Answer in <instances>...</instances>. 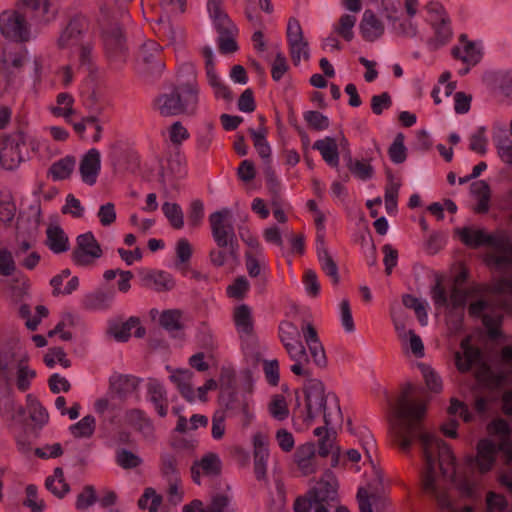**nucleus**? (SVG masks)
Listing matches in <instances>:
<instances>
[{
  "label": "nucleus",
  "mask_w": 512,
  "mask_h": 512,
  "mask_svg": "<svg viewBox=\"0 0 512 512\" xmlns=\"http://www.w3.org/2000/svg\"><path fill=\"white\" fill-rule=\"evenodd\" d=\"M414 387L409 384L391 407L389 433L403 451H408L418 435L425 467L421 474L423 492L434 499L442 512H474L465 506L456 509L451 500L446 481H455L456 463L450 448L438 437L422 431L420 421L426 412L423 402L414 399Z\"/></svg>",
  "instance_id": "f257e3e1"
},
{
  "label": "nucleus",
  "mask_w": 512,
  "mask_h": 512,
  "mask_svg": "<svg viewBox=\"0 0 512 512\" xmlns=\"http://www.w3.org/2000/svg\"><path fill=\"white\" fill-rule=\"evenodd\" d=\"M490 435L498 442V450L502 451L509 461L512 460L511 430L504 420H495L488 426ZM497 448L490 439H483L477 445L475 457L469 456L466 463L480 473L490 471L496 459Z\"/></svg>",
  "instance_id": "f03ea898"
},
{
  "label": "nucleus",
  "mask_w": 512,
  "mask_h": 512,
  "mask_svg": "<svg viewBox=\"0 0 512 512\" xmlns=\"http://www.w3.org/2000/svg\"><path fill=\"white\" fill-rule=\"evenodd\" d=\"M193 79L179 85L169 93L159 95L154 101L155 110L163 117H172L180 114L193 116L198 111L200 88L191 67Z\"/></svg>",
  "instance_id": "7ed1b4c3"
},
{
  "label": "nucleus",
  "mask_w": 512,
  "mask_h": 512,
  "mask_svg": "<svg viewBox=\"0 0 512 512\" xmlns=\"http://www.w3.org/2000/svg\"><path fill=\"white\" fill-rule=\"evenodd\" d=\"M456 233L467 246L490 245L492 252L487 257L489 264L495 265L498 269L512 267V242L505 233L489 235L484 230L473 227L457 228Z\"/></svg>",
  "instance_id": "20e7f679"
},
{
  "label": "nucleus",
  "mask_w": 512,
  "mask_h": 512,
  "mask_svg": "<svg viewBox=\"0 0 512 512\" xmlns=\"http://www.w3.org/2000/svg\"><path fill=\"white\" fill-rule=\"evenodd\" d=\"M492 293L508 299L498 306L492 303L490 297L481 296L470 304L469 312L472 316H481L490 336L496 338L499 335L498 328L502 320V312L505 310L512 313V281L508 278L498 280L493 285Z\"/></svg>",
  "instance_id": "39448f33"
},
{
  "label": "nucleus",
  "mask_w": 512,
  "mask_h": 512,
  "mask_svg": "<svg viewBox=\"0 0 512 512\" xmlns=\"http://www.w3.org/2000/svg\"><path fill=\"white\" fill-rule=\"evenodd\" d=\"M431 298L436 309H445L446 323L449 331L453 334L460 332L467 301L466 294L454 288L448 296L444 288L437 283L432 289Z\"/></svg>",
  "instance_id": "423d86ee"
},
{
  "label": "nucleus",
  "mask_w": 512,
  "mask_h": 512,
  "mask_svg": "<svg viewBox=\"0 0 512 512\" xmlns=\"http://www.w3.org/2000/svg\"><path fill=\"white\" fill-rule=\"evenodd\" d=\"M326 403L327 399L322 384L320 382L311 383L306 389V421L311 422L323 413L325 425L328 427L340 418V408L336 400L333 398L330 402L332 410L330 412L326 411Z\"/></svg>",
  "instance_id": "0eeeda50"
},
{
  "label": "nucleus",
  "mask_w": 512,
  "mask_h": 512,
  "mask_svg": "<svg viewBox=\"0 0 512 512\" xmlns=\"http://www.w3.org/2000/svg\"><path fill=\"white\" fill-rule=\"evenodd\" d=\"M0 33L6 40L16 43H26L36 37L25 17L15 10L0 14Z\"/></svg>",
  "instance_id": "6e6552de"
},
{
  "label": "nucleus",
  "mask_w": 512,
  "mask_h": 512,
  "mask_svg": "<svg viewBox=\"0 0 512 512\" xmlns=\"http://www.w3.org/2000/svg\"><path fill=\"white\" fill-rule=\"evenodd\" d=\"M391 318L403 351L406 354H412L416 358L424 357L425 350L422 339L413 330L406 328L399 307L393 306L391 308Z\"/></svg>",
  "instance_id": "1a4fd4ad"
},
{
  "label": "nucleus",
  "mask_w": 512,
  "mask_h": 512,
  "mask_svg": "<svg viewBox=\"0 0 512 512\" xmlns=\"http://www.w3.org/2000/svg\"><path fill=\"white\" fill-rule=\"evenodd\" d=\"M232 322L244 349L251 348L258 343L254 330L253 310L250 306L247 304L236 305L232 311Z\"/></svg>",
  "instance_id": "9d476101"
},
{
  "label": "nucleus",
  "mask_w": 512,
  "mask_h": 512,
  "mask_svg": "<svg viewBox=\"0 0 512 512\" xmlns=\"http://www.w3.org/2000/svg\"><path fill=\"white\" fill-rule=\"evenodd\" d=\"M25 137L22 132L7 136L0 147V165L6 170H14L25 160L23 149Z\"/></svg>",
  "instance_id": "9b49d317"
},
{
  "label": "nucleus",
  "mask_w": 512,
  "mask_h": 512,
  "mask_svg": "<svg viewBox=\"0 0 512 512\" xmlns=\"http://www.w3.org/2000/svg\"><path fill=\"white\" fill-rule=\"evenodd\" d=\"M28 356L20 341L9 340L0 346V377L6 383L12 379V367L21 361L27 362Z\"/></svg>",
  "instance_id": "f8f14e48"
},
{
  "label": "nucleus",
  "mask_w": 512,
  "mask_h": 512,
  "mask_svg": "<svg viewBox=\"0 0 512 512\" xmlns=\"http://www.w3.org/2000/svg\"><path fill=\"white\" fill-rule=\"evenodd\" d=\"M287 41L294 65H299L302 60L307 61L309 59V45L304 38L302 27L296 19H290L288 22Z\"/></svg>",
  "instance_id": "ddd939ff"
},
{
  "label": "nucleus",
  "mask_w": 512,
  "mask_h": 512,
  "mask_svg": "<svg viewBox=\"0 0 512 512\" xmlns=\"http://www.w3.org/2000/svg\"><path fill=\"white\" fill-rule=\"evenodd\" d=\"M102 256V249L91 232L77 237V248L72 257L77 266L86 267Z\"/></svg>",
  "instance_id": "4468645a"
},
{
  "label": "nucleus",
  "mask_w": 512,
  "mask_h": 512,
  "mask_svg": "<svg viewBox=\"0 0 512 512\" xmlns=\"http://www.w3.org/2000/svg\"><path fill=\"white\" fill-rule=\"evenodd\" d=\"M229 209L214 212L210 215L212 236L219 247H227L234 238V230L229 222Z\"/></svg>",
  "instance_id": "2eb2a0df"
},
{
  "label": "nucleus",
  "mask_w": 512,
  "mask_h": 512,
  "mask_svg": "<svg viewBox=\"0 0 512 512\" xmlns=\"http://www.w3.org/2000/svg\"><path fill=\"white\" fill-rule=\"evenodd\" d=\"M391 32L400 38L413 39L424 42V35L416 18L404 16H387Z\"/></svg>",
  "instance_id": "dca6fc26"
},
{
  "label": "nucleus",
  "mask_w": 512,
  "mask_h": 512,
  "mask_svg": "<svg viewBox=\"0 0 512 512\" xmlns=\"http://www.w3.org/2000/svg\"><path fill=\"white\" fill-rule=\"evenodd\" d=\"M254 473L259 481L266 480L267 465L269 458L268 439L261 433L257 432L252 437Z\"/></svg>",
  "instance_id": "f3484780"
},
{
  "label": "nucleus",
  "mask_w": 512,
  "mask_h": 512,
  "mask_svg": "<svg viewBox=\"0 0 512 512\" xmlns=\"http://www.w3.org/2000/svg\"><path fill=\"white\" fill-rule=\"evenodd\" d=\"M146 401L152 405L160 417L168 413L169 400L167 390L162 382L155 378H149L146 383Z\"/></svg>",
  "instance_id": "a211bd4d"
},
{
  "label": "nucleus",
  "mask_w": 512,
  "mask_h": 512,
  "mask_svg": "<svg viewBox=\"0 0 512 512\" xmlns=\"http://www.w3.org/2000/svg\"><path fill=\"white\" fill-rule=\"evenodd\" d=\"M385 24L383 20L372 10L367 9L363 12L359 31L361 37L368 42H375L385 34Z\"/></svg>",
  "instance_id": "6ab92c4d"
},
{
  "label": "nucleus",
  "mask_w": 512,
  "mask_h": 512,
  "mask_svg": "<svg viewBox=\"0 0 512 512\" xmlns=\"http://www.w3.org/2000/svg\"><path fill=\"white\" fill-rule=\"evenodd\" d=\"M279 338L281 343L284 345L290 358L295 356H301V351L304 347L300 341V330L299 328L289 321H282L279 324Z\"/></svg>",
  "instance_id": "aec40b11"
},
{
  "label": "nucleus",
  "mask_w": 512,
  "mask_h": 512,
  "mask_svg": "<svg viewBox=\"0 0 512 512\" xmlns=\"http://www.w3.org/2000/svg\"><path fill=\"white\" fill-rule=\"evenodd\" d=\"M101 170V154L92 148L85 153L79 164V172L83 183L93 186L97 182Z\"/></svg>",
  "instance_id": "412c9836"
},
{
  "label": "nucleus",
  "mask_w": 512,
  "mask_h": 512,
  "mask_svg": "<svg viewBox=\"0 0 512 512\" xmlns=\"http://www.w3.org/2000/svg\"><path fill=\"white\" fill-rule=\"evenodd\" d=\"M338 482L334 473L327 470L316 486L310 491L313 501L318 504L334 501L337 498Z\"/></svg>",
  "instance_id": "4be33fe9"
},
{
  "label": "nucleus",
  "mask_w": 512,
  "mask_h": 512,
  "mask_svg": "<svg viewBox=\"0 0 512 512\" xmlns=\"http://www.w3.org/2000/svg\"><path fill=\"white\" fill-rule=\"evenodd\" d=\"M470 337H467L461 342V351L455 354V363L461 372H466L473 366H480L481 369L487 371V367L482 363L481 355L478 349L470 345Z\"/></svg>",
  "instance_id": "5701e85b"
},
{
  "label": "nucleus",
  "mask_w": 512,
  "mask_h": 512,
  "mask_svg": "<svg viewBox=\"0 0 512 512\" xmlns=\"http://www.w3.org/2000/svg\"><path fill=\"white\" fill-rule=\"evenodd\" d=\"M222 462L216 453L209 452L200 460L194 462L191 467V475L193 482L197 485L201 484V474L206 476H216L221 471Z\"/></svg>",
  "instance_id": "b1692460"
},
{
  "label": "nucleus",
  "mask_w": 512,
  "mask_h": 512,
  "mask_svg": "<svg viewBox=\"0 0 512 512\" xmlns=\"http://www.w3.org/2000/svg\"><path fill=\"white\" fill-rule=\"evenodd\" d=\"M302 334L314 363L319 367L326 366L325 350L315 328L307 323L302 327Z\"/></svg>",
  "instance_id": "393cba45"
},
{
  "label": "nucleus",
  "mask_w": 512,
  "mask_h": 512,
  "mask_svg": "<svg viewBox=\"0 0 512 512\" xmlns=\"http://www.w3.org/2000/svg\"><path fill=\"white\" fill-rule=\"evenodd\" d=\"M452 53L454 57L468 66H474L482 58V47L480 43L470 42L464 36H461L459 44L453 48Z\"/></svg>",
  "instance_id": "a878e982"
},
{
  "label": "nucleus",
  "mask_w": 512,
  "mask_h": 512,
  "mask_svg": "<svg viewBox=\"0 0 512 512\" xmlns=\"http://www.w3.org/2000/svg\"><path fill=\"white\" fill-rule=\"evenodd\" d=\"M135 329L134 335L142 338L145 335V329L140 325L138 318L131 317L125 322L113 323L109 326L108 333L118 342H126L131 336L132 330Z\"/></svg>",
  "instance_id": "bb28decb"
},
{
  "label": "nucleus",
  "mask_w": 512,
  "mask_h": 512,
  "mask_svg": "<svg viewBox=\"0 0 512 512\" xmlns=\"http://www.w3.org/2000/svg\"><path fill=\"white\" fill-rule=\"evenodd\" d=\"M170 381L176 386L181 396L188 402H195L196 395L193 389V373L187 369L171 371Z\"/></svg>",
  "instance_id": "cd10ccee"
},
{
  "label": "nucleus",
  "mask_w": 512,
  "mask_h": 512,
  "mask_svg": "<svg viewBox=\"0 0 512 512\" xmlns=\"http://www.w3.org/2000/svg\"><path fill=\"white\" fill-rule=\"evenodd\" d=\"M431 26L434 32L433 37H424V43H426L431 49H438L450 41L452 37V29L449 18H441L440 21L433 19Z\"/></svg>",
  "instance_id": "c85d7f7f"
},
{
  "label": "nucleus",
  "mask_w": 512,
  "mask_h": 512,
  "mask_svg": "<svg viewBox=\"0 0 512 512\" xmlns=\"http://www.w3.org/2000/svg\"><path fill=\"white\" fill-rule=\"evenodd\" d=\"M124 421L126 424L133 426L143 434L145 438H153L154 425L152 420L146 415L143 410L130 409L124 414Z\"/></svg>",
  "instance_id": "c756f323"
},
{
  "label": "nucleus",
  "mask_w": 512,
  "mask_h": 512,
  "mask_svg": "<svg viewBox=\"0 0 512 512\" xmlns=\"http://www.w3.org/2000/svg\"><path fill=\"white\" fill-rule=\"evenodd\" d=\"M298 469L305 476L311 475L317 471L315 460V448L311 443H306L298 447L294 455Z\"/></svg>",
  "instance_id": "7c9ffc66"
},
{
  "label": "nucleus",
  "mask_w": 512,
  "mask_h": 512,
  "mask_svg": "<svg viewBox=\"0 0 512 512\" xmlns=\"http://www.w3.org/2000/svg\"><path fill=\"white\" fill-rule=\"evenodd\" d=\"M313 149L319 151L323 160L332 168L339 166L340 158L338 152L337 139L326 136L314 142Z\"/></svg>",
  "instance_id": "2f4dec72"
},
{
  "label": "nucleus",
  "mask_w": 512,
  "mask_h": 512,
  "mask_svg": "<svg viewBox=\"0 0 512 512\" xmlns=\"http://www.w3.org/2000/svg\"><path fill=\"white\" fill-rule=\"evenodd\" d=\"M29 60V51L22 49H4L1 55V64L3 69L12 72L20 71Z\"/></svg>",
  "instance_id": "473e14b6"
},
{
  "label": "nucleus",
  "mask_w": 512,
  "mask_h": 512,
  "mask_svg": "<svg viewBox=\"0 0 512 512\" xmlns=\"http://www.w3.org/2000/svg\"><path fill=\"white\" fill-rule=\"evenodd\" d=\"M46 234V244L53 253L60 254L69 250L68 236L58 224H50Z\"/></svg>",
  "instance_id": "72a5a7b5"
},
{
  "label": "nucleus",
  "mask_w": 512,
  "mask_h": 512,
  "mask_svg": "<svg viewBox=\"0 0 512 512\" xmlns=\"http://www.w3.org/2000/svg\"><path fill=\"white\" fill-rule=\"evenodd\" d=\"M74 102L75 99L71 94L62 92L57 95L55 105L50 106L48 110L54 116L61 117L66 122L71 123V117L76 114Z\"/></svg>",
  "instance_id": "f704fd0d"
},
{
  "label": "nucleus",
  "mask_w": 512,
  "mask_h": 512,
  "mask_svg": "<svg viewBox=\"0 0 512 512\" xmlns=\"http://www.w3.org/2000/svg\"><path fill=\"white\" fill-rule=\"evenodd\" d=\"M141 380L132 375L113 374L110 379V389L119 396H126L135 391Z\"/></svg>",
  "instance_id": "c9c22d12"
},
{
  "label": "nucleus",
  "mask_w": 512,
  "mask_h": 512,
  "mask_svg": "<svg viewBox=\"0 0 512 512\" xmlns=\"http://www.w3.org/2000/svg\"><path fill=\"white\" fill-rule=\"evenodd\" d=\"M207 11L217 30L221 29L229 32L234 29L233 23L223 10V3L221 0H209L207 3Z\"/></svg>",
  "instance_id": "e433bc0d"
},
{
  "label": "nucleus",
  "mask_w": 512,
  "mask_h": 512,
  "mask_svg": "<svg viewBox=\"0 0 512 512\" xmlns=\"http://www.w3.org/2000/svg\"><path fill=\"white\" fill-rule=\"evenodd\" d=\"M115 299L113 290H97L84 297L83 304L90 310H106Z\"/></svg>",
  "instance_id": "4c0bfd02"
},
{
  "label": "nucleus",
  "mask_w": 512,
  "mask_h": 512,
  "mask_svg": "<svg viewBox=\"0 0 512 512\" xmlns=\"http://www.w3.org/2000/svg\"><path fill=\"white\" fill-rule=\"evenodd\" d=\"M75 159L66 156L54 162L49 168L48 174L54 181L64 180L70 177L75 168Z\"/></svg>",
  "instance_id": "58836bf2"
},
{
  "label": "nucleus",
  "mask_w": 512,
  "mask_h": 512,
  "mask_svg": "<svg viewBox=\"0 0 512 512\" xmlns=\"http://www.w3.org/2000/svg\"><path fill=\"white\" fill-rule=\"evenodd\" d=\"M471 193L478 201L475 210L479 213L487 212L491 195L488 183L484 180L474 182L471 185Z\"/></svg>",
  "instance_id": "ea45409f"
},
{
  "label": "nucleus",
  "mask_w": 512,
  "mask_h": 512,
  "mask_svg": "<svg viewBox=\"0 0 512 512\" xmlns=\"http://www.w3.org/2000/svg\"><path fill=\"white\" fill-rule=\"evenodd\" d=\"M159 323L174 336L184 327L182 314L178 310L163 311L159 317Z\"/></svg>",
  "instance_id": "a19ab883"
},
{
  "label": "nucleus",
  "mask_w": 512,
  "mask_h": 512,
  "mask_svg": "<svg viewBox=\"0 0 512 512\" xmlns=\"http://www.w3.org/2000/svg\"><path fill=\"white\" fill-rule=\"evenodd\" d=\"M81 27L78 20L71 21L58 39L61 48H70L80 45Z\"/></svg>",
  "instance_id": "79ce46f5"
},
{
  "label": "nucleus",
  "mask_w": 512,
  "mask_h": 512,
  "mask_svg": "<svg viewBox=\"0 0 512 512\" xmlns=\"http://www.w3.org/2000/svg\"><path fill=\"white\" fill-rule=\"evenodd\" d=\"M45 485L51 493L59 498L64 497L70 490L61 468H56L53 475L47 477Z\"/></svg>",
  "instance_id": "37998d69"
},
{
  "label": "nucleus",
  "mask_w": 512,
  "mask_h": 512,
  "mask_svg": "<svg viewBox=\"0 0 512 512\" xmlns=\"http://www.w3.org/2000/svg\"><path fill=\"white\" fill-rule=\"evenodd\" d=\"M96 429V419L92 415H86L77 423L69 427L70 433L75 438H90Z\"/></svg>",
  "instance_id": "c03bdc74"
},
{
  "label": "nucleus",
  "mask_w": 512,
  "mask_h": 512,
  "mask_svg": "<svg viewBox=\"0 0 512 512\" xmlns=\"http://www.w3.org/2000/svg\"><path fill=\"white\" fill-rule=\"evenodd\" d=\"M36 377V371L27 365V362L21 361L16 367L15 383L19 391H27L33 379Z\"/></svg>",
  "instance_id": "a18cd8bd"
},
{
  "label": "nucleus",
  "mask_w": 512,
  "mask_h": 512,
  "mask_svg": "<svg viewBox=\"0 0 512 512\" xmlns=\"http://www.w3.org/2000/svg\"><path fill=\"white\" fill-rule=\"evenodd\" d=\"M24 5L35 12V16L48 22L55 16V8L49 0H23Z\"/></svg>",
  "instance_id": "49530a36"
},
{
  "label": "nucleus",
  "mask_w": 512,
  "mask_h": 512,
  "mask_svg": "<svg viewBox=\"0 0 512 512\" xmlns=\"http://www.w3.org/2000/svg\"><path fill=\"white\" fill-rule=\"evenodd\" d=\"M316 249L322 269L329 277H331L333 282L337 283L339 279L338 268L330 256L325 244H317Z\"/></svg>",
  "instance_id": "de8ad7c7"
},
{
  "label": "nucleus",
  "mask_w": 512,
  "mask_h": 512,
  "mask_svg": "<svg viewBox=\"0 0 512 512\" xmlns=\"http://www.w3.org/2000/svg\"><path fill=\"white\" fill-rule=\"evenodd\" d=\"M185 159L184 157L176 153L172 155L168 160L167 164L162 172V179L165 182L172 177H181L185 173Z\"/></svg>",
  "instance_id": "09e8293b"
},
{
  "label": "nucleus",
  "mask_w": 512,
  "mask_h": 512,
  "mask_svg": "<svg viewBox=\"0 0 512 512\" xmlns=\"http://www.w3.org/2000/svg\"><path fill=\"white\" fill-rule=\"evenodd\" d=\"M357 18L353 14H344L340 17L339 22L334 25V32L346 41L354 38V27Z\"/></svg>",
  "instance_id": "8fccbe9b"
},
{
  "label": "nucleus",
  "mask_w": 512,
  "mask_h": 512,
  "mask_svg": "<svg viewBox=\"0 0 512 512\" xmlns=\"http://www.w3.org/2000/svg\"><path fill=\"white\" fill-rule=\"evenodd\" d=\"M162 211L175 229H181L184 226V215L181 207L177 203L165 202L162 205Z\"/></svg>",
  "instance_id": "3c124183"
},
{
  "label": "nucleus",
  "mask_w": 512,
  "mask_h": 512,
  "mask_svg": "<svg viewBox=\"0 0 512 512\" xmlns=\"http://www.w3.org/2000/svg\"><path fill=\"white\" fill-rule=\"evenodd\" d=\"M403 305L406 308L413 309L416 317L418 318L420 324L422 326H426L428 324V315L426 311V306L424 302L410 294H406L402 298Z\"/></svg>",
  "instance_id": "603ef678"
},
{
  "label": "nucleus",
  "mask_w": 512,
  "mask_h": 512,
  "mask_svg": "<svg viewBox=\"0 0 512 512\" xmlns=\"http://www.w3.org/2000/svg\"><path fill=\"white\" fill-rule=\"evenodd\" d=\"M162 504V496L155 489L149 487L144 490L143 495L138 501V505L142 509L149 512H157Z\"/></svg>",
  "instance_id": "864d4df0"
},
{
  "label": "nucleus",
  "mask_w": 512,
  "mask_h": 512,
  "mask_svg": "<svg viewBox=\"0 0 512 512\" xmlns=\"http://www.w3.org/2000/svg\"><path fill=\"white\" fill-rule=\"evenodd\" d=\"M142 458L136 453L122 448L116 452V463L123 469H134L142 464Z\"/></svg>",
  "instance_id": "5fc2aeb1"
},
{
  "label": "nucleus",
  "mask_w": 512,
  "mask_h": 512,
  "mask_svg": "<svg viewBox=\"0 0 512 512\" xmlns=\"http://www.w3.org/2000/svg\"><path fill=\"white\" fill-rule=\"evenodd\" d=\"M189 137V131L180 121L173 122L167 129V138L174 146L181 145Z\"/></svg>",
  "instance_id": "6e6d98bb"
},
{
  "label": "nucleus",
  "mask_w": 512,
  "mask_h": 512,
  "mask_svg": "<svg viewBox=\"0 0 512 512\" xmlns=\"http://www.w3.org/2000/svg\"><path fill=\"white\" fill-rule=\"evenodd\" d=\"M146 279L153 283V287L157 291L170 290L174 286L172 277L164 271L150 272L147 274Z\"/></svg>",
  "instance_id": "4d7b16f0"
},
{
  "label": "nucleus",
  "mask_w": 512,
  "mask_h": 512,
  "mask_svg": "<svg viewBox=\"0 0 512 512\" xmlns=\"http://www.w3.org/2000/svg\"><path fill=\"white\" fill-rule=\"evenodd\" d=\"M27 402L30 408V417L32 421L40 427L45 425L49 420V415L46 409L30 394L27 395Z\"/></svg>",
  "instance_id": "13d9d810"
},
{
  "label": "nucleus",
  "mask_w": 512,
  "mask_h": 512,
  "mask_svg": "<svg viewBox=\"0 0 512 512\" xmlns=\"http://www.w3.org/2000/svg\"><path fill=\"white\" fill-rule=\"evenodd\" d=\"M348 168L351 173L358 179L362 181H367L373 177L374 169L371 164L364 160H350L348 163Z\"/></svg>",
  "instance_id": "bf43d9fd"
},
{
  "label": "nucleus",
  "mask_w": 512,
  "mask_h": 512,
  "mask_svg": "<svg viewBox=\"0 0 512 512\" xmlns=\"http://www.w3.org/2000/svg\"><path fill=\"white\" fill-rule=\"evenodd\" d=\"M268 410L270 415L279 421L286 419L289 415V409L284 396L275 395L272 397Z\"/></svg>",
  "instance_id": "052dcab7"
},
{
  "label": "nucleus",
  "mask_w": 512,
  "mask_h": 512,
  "mask_svg": "<svg viewBox=\"0 0 512 512\" xmlns=\"http://www.w3.org/2000/svg\"><path fill=\"white\" fill-rule=\"evenodd\" d=\"M493 141L495 143L498 156L506 163L512 164V139L507 136H494Z\"/></svg>",
  "instance_id": "680f3d73"
},
{
  "label": "nucleus",
  "mask_w": 512,
  "mask_h": 512,
  "mask_svg": "<svg viewBox=\"0 0 512 512\" xmlns=\"http://www.w3.org/2000/svg\"><path fill=\"white\" fill-rule=\"evenodd\" d=\"M246 268L251 277H257L266 269V260L263 253L254 255L246 253Z\"/></svg>",
  "instance_id": "e2e57ef3"
},
{
  "label": "nucleus",
  "mask_w": 512,
  "mask_h": 512,
  "mask_svg": "<svg viewBox=\"0 0 512 512\" xmlns=\"http://www.w3.org/2000/svg\"><path fill=\"white\" fill-rule=\"evenodd\" d=\"M418 367L429 390L432 392H440L442 389V381L439 375L428 365L420 363Z\"/></svg>",
  "instance_id": "0e129e2a"
},
{
  "label": "nucleus",
  "mask_w": 512,
  "mask_h": 512,
  "mask_svg": "<svg viewBox=\"0 0 512 512\" xmlns=\"http://www.w3.org/2000/svg\"><path fill=\"white\" fill-rule=\"evenodd\" d=\"M23 504L28 507L31 512H43L45 509V503L38 497L37 487L33 484L26 487V499Z\"/></svg>",
  "instance_id": "69168bd1"
},
{
  "label": "nucleus",
  "mask_w": 512,
  "mask_h": 512,
  "mask_svg": "<svg viewBox=\"0 0 512 512\" xmlns=\"http://www.w3.org/2000/svg\"><path fill=\"white\" fill-rule=\"evenodd\" d=\"M161 473L167 481L178 480L179 475L176 468V459L170 454L161 456Z\"/></svg>",
  "instance_id": "338daca9"
},
{
  "label": "nucleus",
  "mask_w": 512,
  "mask_h": 512,
  "mask_svg": "<svg viewBox=\"0 0 512 512\" xmlns=\"http://www.w3.org/2000/svg\"><path fill=\"white\" fill-rule=\"evenodd\" d=\"M97 500L95 489L92 486H86L81 493L78 494L76 500V509L86 511L95 504Z\"/></svg>",
  "instance_id": "774afa93"
}]
</instances>
